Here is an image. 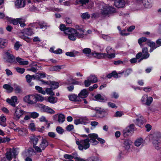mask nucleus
Listing matches in <instances>:
<instances>
[{
    "instance_id": "nucleus-62",
    "label": "nucleus",
    "mask_w": 161,
    "mask_h": 161,
    "mask_svg": "<svg viewBox=\"0 0 161 161\" xmlns=\"http://www.w3.org/2000/svg\"><path fill=\"white\" fill-rule=\"evenodd\" d=\"M74 129V126L73 125H69L66 127V130L67 131H70Z\"/></svg>"
},
{
    "instance_id": "nucleus-26",
    "label": "nucleus",
    "mask_w": 161,
    "mask_h": 161,
    "mask_svg": "<svg viewBox=\"0 0 161 161\" xmlns=\"http://www.w3.org/2000/svg\"><path fill=\"white\" fill-rule=\"evenodd\" d=\"M16 60L21 65H27L28 64L29 62L28 61H25L24 60L19 57L16 58Z\"/></svg>"
},
{
    "instance_id": "nucleus-14",
    "label": "nucleus",
    "mask_w": 161,
    "mask_h": 161,
    "mask_svg": "<svg viewBox=\"0 0 161 161\" xmlns=\"http://www.w3.org/2000/svg\"><path fill=\"white\" fill-rule=\"evenodd\" d=\"M17 97L15 96L12 97L11 99L7 98L6 100L7 102L13 107L15 106V104L17 102Z\"/></svg>"
},
{
    "instance_id": "nucleus-19",
    "label": "nucleus",
    "mask_w": 161,
    "mask_h": 161,
    "mask_svg": "<svg viewBox=\"0 0 161 161\" xmlns=\"http://www.w3.org/2000/svg\"><path fill=\"white\" fill-rule=\"evenodd\" d=\"M25 79L27 82L29 83L31 86L34 85V83L33 82H31V81L32 79H35V75H27L25 76Z\"/></svg>"
},
{
    "instance_id": "nucleus-29",
    "label": "nucleus",
    "mask_w": 161,
    "mask_h": 161,
    "mask_svg": "<svg viewBox=\"0 0 161 161\" xmlns=\"http://www.w3.org/2000/svg\"><path fill=\"white\" fill-rule=\"evenodd\" d=\"M58 98L52 96L49 97L47 98V101L51 103L54 104L57 102Z\"/></svg>"
},
{
    "instance_id": "nucleus-32",
    "label": "nucleus",
    "mask_w": 161,
    "mask_h": 161,
    "mask_svg": "<svg viewBox=\"0 0 161 161\" xmlns=\"http://www.w3.org/2000/svg\"><path fill=\"white\" fill-rule=\"evenodd\" d=\"M6 59L7 62L11 63H13L15 61V58L13 55L6 57Z\"/></svg>"
},
{
    "instance_id": "nucleus-45",
    "label": "nucleus",
    "mask_w": 161,
    "mask_h": 161,
    "mask_svg": "<svg viewBox=\"0 0 161 161\" xmlns=\"http://www.w3.org/2000/svg\"><path fill=\"white\" fill-rule=\"evenodd\" d=\"M62 67H63V66H54L51 67V70L52 71H58L62 69Z\"/></svg>"
},
{
    "instance_id": "nucleus-8",
    "label": "nucleus",
    "mask_w": 161,
    "mask_h": 161,
    "mask_svg": "<svg viewBox=\"0 0 161 161\" xmlns=\"http://www.w3.org/2000/svg\"><path fill=\"white\" fill-rule=\"evenodd\" d=\"M89 138V142L92 143V145H96L98 143V142L97 140V139L98 135L96 134H90L88 135Z\"/></svg>"
},
{
    "instance_id": "nucleus-53",
    "label": "nucleus",
    "mask_w": 161,
    "mask_h": 161,
    "mask_svg": "<svg viewBox=\"0 0 161 161\" xmlns=\"http://www.w3.org/2000/svg\"><path fill=\"white\" fill-rule=\"evenodd\" d=\"M56 130L58 133L60 134H62L64 132V130L60 126L57 127Z\"/></svg>"
},
{
    "instance_id": "nucleus-50",
    "label": "nucleus",
    "mask_w": 161,
    "mask_h": 161,
    "mask_svg": "<svg viewBox=\"0 0 161 161\" xmlns=\"http://www.w3.org/2000/svg\"><path fill=\"white\" fill-rule=\"evenodd\" d=\"M136 123L139 126H141L143 123V120L141 118L137 119L136 120Z\"/></svg>"
},
{
    "instance_id": "nucleus-54",
    "label": "nucleus",
    "mask_w": 161,
    "mask_h": 161,
    "mask_svg": "<svg viewBox=\"0 0 161 161\" xmlns=\"http://www.w3.org/2000/svg\"><path fill=\"white\" fill-rule=\"evenodd\" d=\"M83 52L84 53L86 54H89L91 53V50L90 49L86 48L83 50Z\"/></svg>"
},
{
    "instance_id": "nucleus-34",
    "label": "nucleus",
    "mask_w": 161,
    "mask_h": 161,
    "mask_svg": "<svg viewBox=\"0 0 161 161\" xmlns=\"http://www.w3.org/2000/svg\"><path fill=\"white\" fill-rule=\"evenodd\" d=\"M65 120L64 115L62 114H60L58 115V121L60 123H62Z\"/></svg>"
},
{
    "instance_id": "nucleus-18",
    "label": "nucleus",
    "mask_w": 161,
    "mask_h": 161,
    "mask_svg": "<svg viewBox=\"0 0 161 161\" xmlns=\"http://www.w3.org/2000/svg\"><path fill=\"white\" fill-rule=\"evenodd\" d=\"M39 141L38 137L35 136H32L30 138V142L33 144V147L34 148L35 146H37L36 145L37 144Z\"/></svg>"
},
{
    "instance_id": "nucleus-51",
    "label": "nucleus",
    "mask_w": 161,
    "mask_h": 161,
    "mask_svg": "<svg viewBox=\"0 0 161 161\" xmlns=\"http://www.w3.org/2000/svg\"><path fill=\"white\" fill-rule=\"evenodd\" d=\"M31 117L33 118H36L39 116V114L35 112H33L30 114Z\"/></svg>"
},
{
    "instance_id": "nucleus-42",
    "label": "nucleus",
    "mask_w": 161,
    "mask_h": 161,
    "mask_svg": "<svg viewBox=\"0 0 161 161\" xmlns=\"http://www.w3.org/2000/svg\"><path fill=\"white\" fill-rule=\"evenodd\" d=\"M35 89L40 93L43 94H46V92L42 90V88L39 86H35Z\"/></svg>"
},
{
    "instance_id": "nucleus-55",
    "label": "nucleus",
    "mask_w": 161,
    "mask_h": 161,
    "mask_svg": "<svg viewBox=\"0 0 161 161\" xmlns=\"http://www.w3.org/2000/svg\"><path fill=\"white\" fill-rule=\"evenodd\" d=\"M82 120L80 118L78 119H76L74 120V123L76 125H77L80 124H83V123H82Z\"/></svg>"
},
{
    "instance_id": "nucleus-41",
    "label": "nucleus",
    "mask_w": 161,
    "mask_h": 161,
    "mask_svg": "<svg viewBox=\"0 0 161 161\" xmlns=\"http://www.w3.org/2000/svg\"><path fill=\"white\" fill-rule=\"evenodd\" d=\"M153 100V98L152 97H147V99L146 100L144 104L146 105L147 106H149L152 103Z\"/></svg>"
},
{
    "instance_id": "nucleus-30",
    "label": "nucleus",
    "mask_w": 161,
    "mask_h": 161,
    "mask_svg": "<svg viewBox=\"0 0 161 161\" xmlns=\"http://www.w3.org/2000/svg\"><path fill=\"white\" fill-rule=\"evenodd\" d=\"M3 87L8 92H13L14 88L10 85L8 84H4L3 86Z\"/></svg>"
},
{
    "instance_id": "nucleus-60",
    "label": "nucleus",
    "mask_w": 161,
    "mask_h": 161,
    "mask_svg": "<svg viewBox=\"0 0 161 161\" xmlns=\"http://www.w3.org/2000/svg\"><path fill=\"white\" fill-rule=\"evenodd\" d=\"M147 97V96L146 95H143L142 96L141 99V101L143 104H145Z\"/></svg>"
},
{
    "instance_id": "nucleus-4",
    "label": "nucleus",
    "mask_w": 161,
    "mask_h": 161,
    "mask_svg": "<svg viewBox=\"0 0 161 161\" xmlns=\"http://www.w3.org/2000/svg\"><path fill=\"white\" fill-rule=\"evenodd\" d=\"M48 142L45 139L42 138L39 146H35L34 149L37 153H41L42 150H44L46 147L48 145Z\"/></svg>"
},
{
    "instance_id": "nucleus-56",
    "label": "nucleus",
    "mask_w": 161,
    "mask_h": 161,
    "mask_svg": "<svg viewBox=\"0 0 161 161\" xmlns=\"http://www.w3.org/2000/svg\"><path fill=\"white\" fill-rule=\"evenodd\" d=\"M21 46V45L19 43V42H17L14 44V49L16 50H18Z\"/></svg>"
},
{
    "instance_id": "nucleus-37",
    "label": "nucleus",
    "mask_w": 161,
    "mask_h": 161,
    "mask_svg": "<svg viewBox=\"0 0 161 161\" xmlns=\"http://www.w3.org/2000/svg\"><path fill=\"white\" fill-rule=\"evenodd\" d=\"M94 98L96 100L100 102H102L104 100V97L100 94L95 95Z\"/></svg>"
},
{
    "instance_id": "nucleus-57",
    "label": "nucleus",
    "mask_w": 161,
    "mask_h": 161,
    "mask_svg": "<svg viewBox=\"0 0 161 161\" xmlns=\"http://www.w3.org/2000/svg\"><path fill=\"white\" fill-rule=\"evenodd\" d=\"M48 136L51 138H54L56 136V134L53 132H51L48 133Z\"/></svg>"
},
{
    "instance_id": "nucleus-12",
    "label": "nucleus",
    "mask_w": 161,
    "mask_h": 161,
    "mask_svg": "<svg viewBox=\"0 0 161 161\" xmlns=\"http://www.w3.org/2000/svg\"><path fill=\"white\" fill-rule=\"evenodd\" d=\"M24 111L20 108H16L15 112L14 115V118L19 119L24 113Z\"/></svg>"
},
{
    "instance_id": "nucleus-44",
    "label": "nucleus",
    "mask_w": 161,
    "mask_h": 161,
    "mask_svg": "<svg viewBox=\"0 0 161 161\" xmlns=\"http://www.w3.org/2000/svg\"><path fill=\"white\" fill-rule=\"evenodd\" d=\"M115 54L114 52L111 53H106L105 58L107 57L108 58H112L115 57Z\"/></svg>"
},
{
    "instance_id": "nucleus-39",
    "label": "nucleus",
    "mask_w": 161,
    "mask_h": 161,
    "mask_svg": "<svg viewBox=\"0 0 161 161\" xmlns=\"http://www.w3.org/2000/svg\"><path fill=\"white\" fill-rule=\"evenodd\" d=\"M35 100L36 101V103L37 101H42L44 100V97L40 95H35Z\"/></svg>"
},
{
    "instance_id": "nucleus-49",
    "label": "nucleus",
    "mask_w": 161,
    "mask_h": 161,
    "mask_svg": "<svg viewBox=\"0 0 161 161\" xmlns=\"http://www.w3.org/2000/svg\"><path fill=\"white\" fill-rule=\"evenodd\" d=\"M71 28H67L65 27V26L64 25H61L60 26V30L62 31H64V33H65V31L67 30H69L71 29Z\"/></svg>"
},
{
    "instance_id": "nucleus-31",
    "label": "nucleus",
    "mask_w": 161,
    "mask_h": 161,
    "mask_svg": "<svg viewBox=\"0 0 161 161\" xmlns=\"http://www.w3.org/2000/svg\"><path fill=\"white\" fill-rule=\"evenodd\" d=\"M6 118L3 116L0 117V125L3 127H5L7 125L6 123Z\"/></svg>"
},
{
    "instance_id": "nucleus-9",
    "label": "nucleus",
    "mask_w": 161,
    "mask_h": 161,
    "mask_svg": "<svg viewBox=\"0 0 161 161\" xmlns=\"http://www.w3.org/2000/svg\"><path fill=\"white\" fill-rule=\"evenodd\" d=\"M35 95H30L25 96L24 98V101L29 104H33L36 103Z\"/></svg>"
},
{
    "instance_id": "nucleus-59",
    "label": "nucleus",
    "mask_w": 161,
    "mask_h": 161,
    "mask_svg": "<svg viewBox=\"0 0 161 161\" xmlns=\"http://www.w3.org/2000/svg\"><path fill=\"white\" fill-rule=\"evenodd\" d=\"M81 119H82V123H83V124L86 125L89 120L86 117H83L80 118Z\"/></svg>"
},
{
    "instance_id": "nucleus-3",
    "label": "nucleus",
    "mask_w": 161,
    "mask_h": 161,
    "mask_svg": "<svg viewBox=\"0 0 161 161\" xmlns=\"http://www.w3.org/2000/svg\"><path fill=\"white\" fill-rule=\"evenodd\" d=\"M75 142L78 146V148L80 150L83 149L86 150L90 146L89 139L86 138L84 140L79 141L78 139H75Z\"/></svg>"
},
{
    "instance_id": "nucleus-33",
    "label": "nucleus",
    "mask_w": 161,
    "mask_h": 161,
    "mask_svg": "<svg viewBox=\"0 0 161 161\" xmlns=\"http://www.w3.org/2000/svg\"><path fill=\"white\" fill-rule=\"evenodd\" d=\"M24 32L28 36H31L34 33L31 28L25 29L24 30Z\"/></svg>"
},
{
    "instance_id": "nucleus-63",
    "label": "nucleus",
    "mask_w": 161,
    "mask_h": 161,
    "mask_svg": "<svg viewBox=\"0 0 161 161\" xmlns=\"http://www.w3.org/2000/svg\"><path fill=\"white\" fill-rule=\"evenodd\" d=\"M35 125L34 123H31L29 125V128L32 130H35Z\"/></svg>"
},
{
    "instance_id": "nucleus-35",
    "label": "nucleus",
    "mask_w": 161,
    "mask_h": 161,
    "mask_svg": "<svg viewBox=\"0 0 161 161\" xmlns=\"http://www.w3.org/2000/svg\"><path fill=\"white\" fill-rule=\"evenodd\" d=\"M14 88L15 89V92L19 93L22 92L21 87L16 84H14L13 85Z\"/></svg>"
},
{
    "instance_id": "nucleus-6",
    "label": "nucleus",
    "mask_w": 161,
    "mask_h": 161,
    "mask_svg": "<svg viewBox=\"0 0 161 161\" xmlns=\"http://www.w3.org/2000/svg\"><path fill=\"white\" fill-rule=\"evenodd\" d=\"M134 125L133 124L130 125L129 126L126 127L123 130V134L125 137L131 135L133 132Z\"/></svg>"
},
{
    "instance_id": "nucleus-38",
    "label": "nucleus",
    "mask_w": 161,
    "mask_h": 161,
    "mask_svg": "<svg viewBox=\"0 0 161 161\" xmlns=\"http://www.w3.org/2000/svg\"><path fill=\"white\" fill-rule=\"evenodd\" d=\"M11 22L14 25H16L19 23L20 20H22V18H17L16 19H10Z\"/></svg>"
},
{
    "instance_id": "nucleus-20",
    "label": "nucleus",
    "mask_w": 161,
    "mask_h": 161,
    "mask_svg": "<svg viewBox=\"0 0 161 161\" xmlns=\"http://www.w3.org/2000/svg\"><path fill=\"white\" fill-rule=\"evenodd\" d=\"M35 75L36 80H40L41 79L45 77L46 74L44 72H40L36 73Z\"/></svg>"
},
{
    "instance_id": "nucleus-25",
    "label": "nucleus",
    "mask_w": 161,
    "mask_h": 161,
    "mask_svg": "<svg viewBox=\"0 0 161 161\" xmlns=\"http://www.w3.org/2000/svg\"><path fill=\"white\" fill-rule=\"evenodd\" d=\"M92 54L94 57L98 59L103 58H105L106 53H92Z\"/></svg>"
},
{
    "instance_id": "nucleus-28",
    "label": "nucleus",
    "mask_w": 161,
    "mask_h": 161,
    "mask_svg": "<svg viewBox=\"0 0 161 161\" xmlns=\"http://www.w3.org/2000/svg\"><path fill=\"white\" fill-rule=\"evenodd\" d=\"M142 3L146 8H148L151 7L150 0H143Z\"/></svg>"
},
{
    "instance_id": "nucleus-10",
    "label": "nucleus",
    "mask_w": 161,
    "mask_h": 161,
    "mask_svg": "<svg viewBox=\"0 0 161 161\" xmlns=\"http://www.w3.org/2000/svg\"><path fill=\"white\" fill-rule=\"evenodd\" d=\"M16 152L15 150H10L8 151L5 154L6 157L8 160H12L13 157H15L16 155Z\"/></svg>"
},
{
    "instance_id": "nucleus-2",
    "label": "nucleus",
    "mask_w": 161,
    "mask_h": 161,
    "mask_svg": "<svg viewBox=\"0 0 161 161\" xmlns=\"http://www.w3.org/2000/svg\"><path fill=\"white\" fill-rule=\"evenodd\" d=\"M149 137L155 149H159L161 148V133L158 132H155L150 134Z\"/></svg>"
},
{
    "instance_id": "nucleus-46",
    "label": "nucleus",
    "mask_w": 161,
    "mask_h": 161,
    "mask_svg": "<svg viewBox=\"0 0 161 161\" xmlns=\"http://www.w3.org/2000/svg\"><path fill=\"white\" fill-rule=\"evenodd\" d=\"M81 17L83 19H88L90 17V15L87 12H86L82 14Z\"/></svg>"
},
{
    "instance_id": "nucleus-23",
    "label": "nucleus",
    "mask_w": 161,
    "mask_h": 161,
    "mask_svg": "<svg viewBox=\"0 0 161 161\" xmlns=\"http://www.w3.org/2000/svg\"><path fill=\"white\" fill-rule=\"evenodd\" d=\"M132 144L131 141L129 140H125L124 142V147L125 149L128 150L130 148V146Z\"/></svg>"
},
{
    "instance_id": "nucleus-22",
    "label": "nucleus",
    "mask_w": 161,
    "mask_h": 161,
    "mask_svg": "<svg viewBox=\"0 0 161 161\" xmlns=\"http://www.w3.org/2000/svg\"><path fill=\"white\" fill-rule=\"evenodd\" d=\"M25 0H17L15 2V5L17 8L23 7L25 5Z\"/></svg>"
},
{
    "instance_id": "nucleus-47",
    "label": "nucleus",
    "mask_w": 161,
    "mask_h": 161,
    "mask_svg": "<svg viewBox=\"0 0 161 161\" xmlns=\"http://www.w3.org/2000/svg\"><path fill=\"white\" fill-rule=\"evenodd\" d=\"M53 89L51 88V87L50 88H47L46 90V92L47 94H49L52 96H53L54 95V94L52 91Z\"/></svg>"
},
{
    "instance_id": "nucleus-15",
    "label": "nucleus",
    "mask_w": 161,
    "mask_h": 161,
    "mask_svg": "<svg viewBox=\"0 0 161 161\" xmlns=\"http://www.w3.org/2000/svg\"><path fill=\"white\" fill-rule=\"evenodd\" d=\"M142 53H143L142 58L139 60V62L143 59L147 58L149 56V54L148 53V49L147 47H144L142 49Z\"/></svg>"
},
{
    "instance_id": "nucleus-5",
    "label": "nucleus",
    "mask_w": 161,
    "mask_h": 161,
    "mask_svg": "<svg viewBox=\"0 0 161 161\" xmlns=\"http://www.w3.org/2000/svg\"><path fill=\"white\" fill-rule=\"evenodd\" d=\"M98 81L97 77L94 75H91L87 78V80L84 81L85 86L86 87L89 86L91 83L97 82Z\"/></svg>"
},
{
    "instance_id": "nucleus-52",
    "label": "nucleus",
    "mask_w": 161,
    "mask_h": 161,
    "mask_svg": "<svg viewBox=\"0 0 161 161\" xmlns=\"http://www.w3.org/2000/svg\"><path fill=\"white\" fill-rule=\"evenodd\" d=\"M16 70L17 72L20 74H23L25 70V69L21 68L19 67L16 68Z\"/></svg>"
},
{
    "instance_id": "nucleus-36",
    "label": "nucleus",
    "mask_w": 161,
    "mask_h": 161,
    "mask_svg": "<svg viewBox=\"0 0 161 161\" xmlns=\"http://www.w3.org/2000/svg\"><path fill=\"white\" fill-rule=\"evenodd\" d=\"M147 45L151 47H154V48H156L157 47L155 42L151 41L150 40H148L147 41Z\"/></svg>"
},
{
    "instance_id": "nucleus-17",
    "label": "nucleus",
    "mask_w": 161,
    "mask_h": 161,
    "mask_svg": "<svg viewBox=\"0 0 161 161\" xmlns=\"http://www.w3.org/2000/svg\"><path fill=\"white\" fill-rule=\"evenodd\" d=\"M64 157L66 159H68L69 160L72 159V158H74L75 159L76 161H84V159L83 158H80V157H76L75 156H72V155H71L69 154H65L64 156Z\"/></svg>"
},
{
    "instance_id": "nucleus-1",
    "label": "nucleus",
    "mask_w": 161,
    "mask_h": 161,
    "mask_svg": "<svg viewBox=\"0 0 161 161\" xmlns=\"http://www.w3.org/2000/svg\"><path fill=\"white\" fill-rule=\"evenodd\" d=\"M84 31L82 29H78L77 31L71 28L69 30L65 31V34L68 35V38L70 40L75 41L76 39V37H83L84 35Z\"/></svg>"
},
{
    "instance_id": "nucleus-48",
    "label": "nucleus",
    "mask_w": 161,
    "mask_h": 161,
    "mask_svg": "<svg viewBox=\"0 0 161 161\" xmlns=\"http://www.w3.org/2000/svg\"><path fill=\"white\" fill-rule=\"evenodd\" d=\"M111 73L112 74L114 78H118V77H120L121 76L119 75H122L123 73V72L117 73L116 71H113Z\"/></svg>"
},
{
    "instance_id": "nucleus-40",
    "label": "nucleus",
    "mask_w": 161,
    "mask_h": 161,
    "mask_svg": "<svg viewBox=\"0 0 161 161\" xmlns=\"http://www.w3.org/2000/svg\"><path fill=\"white\" fill-rule=\"evenodd\" d=\"M148 40H147V39L146 37H142L138 40V43H139V44L140 46L141 47H142V42H147V41Z\"/></svg>"
},
{
    "instance_id": "nucleus-58",
    "label": "nucleus",
    "mask_w": 161,
    "mask_h": 161,
    "mask_svg": "<svg viewBox=\"0 0 161 161\" xmlns=\"http://www.w3.org/2000/svg\"><path fill=\"white\" fill-rule=\"evenodd\" d=\"M106 50L107 53H114V50L110 46H108L106 48Z\"/></svg>"
},
{
    "instance_id": "nucleus-7",
    "label": "nucleus",
    "mask_w": 161,
    "mask_h": 161,
    "mask_svg": "<svg viewBox=\"0 0 161 161\" xmlns=\"http://www.w3.org/2000/svg\"><path fill=\"white\" fill-rule=\"evenodd\" d=\"M115 12V9L114 8L111 6H106L103 8L101 13L102 15L106 16Z\"/></svg>"
},
{
    "instance_id": "nucleus-21",
    "label": "nucleus",
    "mask_w": 161,
    "mask_h": 161,
    "mask_svg": "<svg viewBox=\"0 0 161 161\" xmlns=\"http://www.w3.org/2000/svg\"><path fill=\"white\" fill-rule=\"evenodd\" d=\"M68 98L69 100L72 101L80 102L81 100H80L79 96H77L75 94H72L68 96Z\"/></svg>"
},
{
    "instance_id": "nucleus-64",
    "label": "nucleus",
    "mask_w": 161,
    "mask_h": 161,
    "mask_svg": "<svg viewBox=\"0 0 161 161\" xmlns=\"http://www.w3.org/2000/svg\"><path fill=\"white\" fill-rule=\"evenodd\" d=\"M156 44L157 48L161 46V39L160 38L158 39L156 41Z\"/></svg>"
},
{
    "instance_id": "nucleus-27",
    "label": "nucleus",
    "mask_w": 161,
    "mask_h": 161,
    "mask_svg": "<svg viewBox=\"0 0 161 161\" xmlns=\"http://www.w3.org/2000/svg\"><path fill=\"white\" fill-rule=\"evenodd\" d=\"M144 140L141 138H139L135 141L134 144L135 146L137 147L140 146L143 142Z\"/></svg>"
},
{
    "instance_id": "nucleus-13",
    "label": "nucleus",
    "mask_w": 161,
    "mask_h": 161,
    "mask_svg": "<svg viewBox=\"0 0 161 161\" xmlns=\"http://www.w3.org/2000/svg\"><path fill=\"white\" fill-rule=\"evenodd\" d=\"M125 4V3L124 0H115L114 2V5L118 8H123Z\"/></svg>"
},
{
    "instance_id": "nucleus-43",
    "label": "nucleus",
    "mask_w": 161,
    "mask_h": 161,
    "mask_svg": "<svg viewBox=\"0 0 161 161\" xmlns=\"http://www.w3.org/2000/svg\"><path fill=\"white\" fill-rule=\"evenodd\" d=\"M7 43V41L6 40L0 38V46L1 47L6 46Z\"/></svg>"
},
{
    "instance_id": "nucleus-24",
    "label": "nucleus",
    "mask_w": 161,
    "mask_h": 161,
    "mask_svg": "<svg viewBox=\"0 0 161 161\" xmlns=\"http://www.w3.org/2000/svg\"><path fill=\"white\" fill-rule=\"evenodd\" d=\"M88 94L86 89H84L81 91L78 95L79 98H85L87 96Z\"/></svg>"
},
{
    "instance_id": "nucleus-16",
    "label": "nucleus",
    "mask_w": 161,
    "mask_h": 161,
    "mask_svg": "<svg viewBox=\"0 0 161 161\" xmlns=\"http://www.w3.org/2000/svg\"><path fill=\"white\" fill-rule=\"evenodd\" d=\"M41 107L43 109L44 111L48 113L53 114L55 113V111L54 110L48 106L43 105H42Z\"/></svg>"
},
{
    "instance_id": "nucleus-61",
    "label": "nucleus",
    "mask_w": 161,
    "mask_h": 161,
    "mask_svg": "<svg viewBox=\"0 0 161 161\" xmlns=\"http://www.w3.org/2000/svg\"><path fill=\"white\" fill-rule=\"evenodd\" d=\"M84 161H99V159L97 158L91 157L89 158L87 160H84Z\"/></svg>"
},
{
    "instance_id": "nucleus-11",
    "label": "nucleus",
    "mask_w": 161,
    "mask_h": 161,
    "mask_svg": "<svg viewBox=\"0 0 161 161\" xmlns=\"http://www.w3.org/2000/svg\"><path fill=\"white\" fill-rule=\"evenodd\" d=\"M41 81L42 82L43 84H47L51 85V88L54 90L57 88L58 87L59 84L58 82L54 81H50V83L47 81H45L43 80H42Z\"/></svg>"
}]
</instances>
